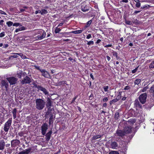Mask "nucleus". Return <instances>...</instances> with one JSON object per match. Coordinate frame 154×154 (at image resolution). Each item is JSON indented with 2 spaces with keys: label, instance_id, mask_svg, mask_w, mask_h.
<instances>
[{
  "label": "nucleus",
  "instance_id": "nucleus-26",
  "mask_svg": "<svg viewBox=\"0 0 154 154\" xmlns=\"http://www.w3.org/2000/svg\"><path fill=\"white\" fill-rule=\"evenodd\" d=\"M136 122V120L134 119H131L128 120V122L131 124H133Z\"/></svg>",
  "mask_w": 154,
  "mask_h": 154
},
{
  "label": "nucleus",
  "instance_id": "nucleus-42",
  "mask_svg": "<svg viewBox=\"0 0 154 154\" xmlns=\"http://www.w3.org/2000/svg\"><path fill=\"white\" fill-rule=\"evenodd\" d=\"M6 24L7 25L8 27H11L13 24V23L11 21H9L7 22Z\"/></svg>",
  "mask_w": 154,
  "mask_h": 154
},
{
  "label": "nucleus",
  "instance_id": "nucleus-52",
  "mask_svg": "<svg viewBox=\"0 0 154 154\" xmlns=\"http://www.w3.org/2000/svg\"><path fill=\"white\" fill-rule=\"evenodd\" d=\"M5 35V32H3L0 33V37L2 38L4 37Z\"/></svg>",
  "mask_w": 154,
  "mask_h": 154
},
{
  "label": "nucleus",
  "instance_id": "nucleus-4",
  "mask_svg": "<svg viewBox=\"0 0 154 154\" xmlns=\"http://www.w3.org/2000/svg\"><path fill=\"white\" fill-rule=\"evenodd\" d=\"M32 81H34V80L31 78L26 75L23 78V80L20 81V83L22 85L29 84L31 83Z\"/></svg>",
  "mask_w": 154,
  "mask_h": 154
},
{
  "label": "nucleus",
  "instance_id": "nucleus-48",
  "mask_svg": "<svg viewBox=\"0 0 154 154\" xmlns=\"http://www.w3.org/2000/svg\"><path fill=\"white\" fill-rule=\"evenodd\" d=\"M104 91L105 92H107L108 91V89L109 87L108 86H105L103 87Z\"/></svg>",
  "mask_w": 154,
  "mask_h": 154
},
{
  "label": "nucleus",
  "instance_id": "nucleus-60",
  "mask_svg": "<svg viewBox=\"0 0 154 154\" xmlns=\"http://www.w3.org/2000/svg\"><path fill=\"white\" fill-rule=\"evenodd\" d=\"M91 37V35L90 34H89L86 36V38L87 39H89Z\"/></svg>",
  "mask_w": 154,
  "mask_h": 154
},
{
  "label": "nucleus",
  "instance_id": "nucleus-6",
  "mask_svg": "<svg viewBox=\"0 0 154 154\" xmlns=\"http://www.w3.org/2000/svg\"><path fill=\"white\" fill-rule=\"evenodd\" d=\"M34 146L30 147L29 148L20 152L18 154H29V153L32 152L34 151Z\"/></svg>",
  "mask_w": 154,
  "mask_h": 154
},
{
  "label": "nucleus",
  "instance_id": "nucleus-51",
  "mask_svg": "<svg viewBox=\"0 0 154 154\" xmlns=\"http://www.w3.org/2000/svg\"><path fill=\"white\" fill-rule=\"evenodd\" d=\"M112 54L115 57H117V55H118V54L116 51H113L112 52Z\"/></svg>",
  "mask_w": 154,
  "mask_h": 154
},
{
  "label": "nucleus",
  "instance_id": "nucleus-25",
  "mask_svg": "<svg viewBox=\"0 0 154 154\" xmlns=\"http://www.w3.org/2000/svg\"><path fill=\"white\" fill-rule=\"evenodd\" d=\"M16 54L20 56L23 59H25L27 58L26 56L21 53H17Z\"/></svg>",
  "mask_w": 154,
  "mask_h": 154
},
{
  "label": "nucleus",
  "instance_id": "nucleus-43",
  "mask_svg": "<svg viewBox=\"0 0 154 154\" xmlns=\"http://www.w3.org/2000/svg\"><path fill=\"white\" fill-rule=\"evenodd\" d=\"M118 101L117 100V99H114L112 100H111L110 101L109 103L110 105H112L113 103H115L117 102Z\"/></svg>",
  "mask_w": 154,
  "mask_h": 154
},
{
  "label": "nucleus",
  "instance_id": "nucleus-47",
  "mask_svg": "<svg viewBox=\"0 0 154 154\" xmlns=\"http://www.w3.org/2000/svg\"><path fill=\"white\" fill-rule=\"evenodd\" d=\"M94 44V41H90L88 42L87 43V44L88 45H93Z\"/></svg>",
  "mask_w": 154,
  "mask_h": 154
},
{
  "label": "nucleus",
  "instance_id": "nucleus-55",
  "mask_svg": "<svg viewBox=\"0 0 154 154\" xmlns=\"http://www.w3.org/2000/svg\"><path fill=\"white\" fill-rule=\"evenodd\" d=\"M18 134L19 136L21 137L23 136L24 135V133L23 132L21 131L18 133Z\"/></svg>",
  "mask_w": 154,
  "mask_h": 154
},
{
  "label": "nucleus",
  "instance_id": "nucleus-41",
  "mask_svg": "<svg viewBox=\"0 0 154 154\" xmlns=\"http://www.w3.org/2000/svg\"><path fill=\"white\" fill-rule=\"evenodd\" d=\"M109 154H119V152L117 151H111Z\"/></svg>",
  "mask_w": 154,
  "mask_h": 154
},
{
  "label": "nucleus",
  "instance_id": "nucleus-12",
  "mask_svg": "<svg viewBox=\"0 0 154 154\" xmlns=\"http://www.w3.org/2000/svg\"><path fill=\"white\" fill-rule=\"evenodd\" d=\"M154 105V100L151 98L148 100V102L146 103V105L149 108H151Z\"/></svg>",
  "mask_w": 154,
  "mask_h": 154
},
{
  "label": "nucleus",
  "instance_id": "nucleus-46",
  "mask_svg": "<svg viewBox=\"0 0 154 154\" xmlns=\"http://www.w3.org/2000/svg\"><path fill=\"white\" fill-rule=\"evenodd\" d=\"M36 39L37 40H41L42 39V36H40L39 35H37L36 37Z\"/></svg>",
  "mask_w": 154,
  "mask_h": 154
},
{
  "label": "nucleus",
  "instance_id": "nucleus-64",
  "mask_svg": "<svg viewBox=\"0 0 154 154\" xmlns=\"http://www.w3.org/2000/svg\"><path fill=\"white\" fill-rule=\"evenodd\" d=\"M47 108H48L47 111L51 112L52 109H51V107H48Z\"/></svg>",
  "mask_w": 154,
  "mask_h": 154
},
{
  "label": "nucleus",
  "instance_id": "nucleus-11",
  "mask_svg": "<svg viewBox=\"0 0 154 154\" xmlns=\"http://www.w3.org/2000/svg\"><path fill=\"white\" fill-rule=\"evenodd\" d=\"M20 142L19 140H14L11 141V145L12 147H14L18 145Z\"/></svg>",
  "mask_w": 154,
  "mask_h": 154
},
{
  "label": "nucleus",
  "instance_id": "nucleus-36",
  "mask_svg": "<svg viewBox=\"0 0 154 154\" xmlns=\"http://www.w3.org/2000/svg\"><path fill=\"white\" fill-rule=\"evenodd\" d=\"M61 30V29L60 28H58V27H57L56 28L55 30V33L56 34H57L59 33V32Z\"/></svg>",
  "mask_w": 154,
  "mask_h": 154
},
{
  "label": "nucleus",
  "instance_id": "nucleus-40",
  "mask_svg": "<svg viewBox=\"0 0 154 154\" xmlns=\"http://www.w3.org/2000/svg\"><path fill=\"white\" fill-rule=\"evenodd\" d=\"M150 92L153 94V95L154 96V86H152L150 89Z\"/></svg>",
  "mask_w": 154,
  "mask_h": 154
},
{
  "label": "nucleus",
  "instance_id": "nucleus-38",
  "mask_svg": "<svg viewBox=\"0 0 154 154\" xmlns=\"http://www.w3.org/2000/svg\"><path fill=\"white\" fill-rule=\"evenodd\" d=\"M32 85H33L34 87H35V88H37L38 89L41 85H37L35 83V81H34L32 83Z\"/></svg>",
  "mask_w": 154,
  "mask_h": 154
},
{
  "label": "nucleus",
  "instance_id": "nucleus-22",
  "mask_svg": "<svg viewBox=\"0 0 154 154\" xmlns=\"http://www.w3.org/2000/svg\"><path fill=\"white\" fill-rule=\"evenodd\" d=\"M38 33H42V35L41 36H42V39L44 38L46 36V32L43 29H41L40 30L38 31Z\"/></svg>",
  "mask_w": 154,
  "mask_h": 154
},
{
  "label": "nucleus",
  "instance_id": "nucleus-30",
  "mask_svg": "<svg viewBox=\"0 0 154 154\" xmlns=\"http://www.w3.org/2000/svg\"><path fill=\"white\" fill-rule=\"evenodd\" d=\"M67 82L66 81H60L58 82L59 85H61L63 84H67Z\"/></svg>",
  "mask_w": 154,
  "mask_h": 154
},
{
  "label": "nucleus",
  "instance_id": "nucleus-2",
  "mask_svg": "<svg viewBox=\"0 0 154 154\" xmlns=\"http://www.w3.org/2000/svg\"><path fill=\"white\" fill-rule=\"evenodd\" d=\"M33 66L37 69L39 70L42 73V75L45 78L50 79L51 76L50 75L49 72L44 69H41L40 68V67L35 65Z\"/></svg>",
  "mask_w": 154,
  "mask_h": 154
},
{
  "label": "nucleus",
  "instance_id": "nucleus-45",
  "mask_svg": "<svg viewBox=\"0 0 154 154\" xmlns=\"http://www.w3.org/2000/svg\"><path fill=\"white\" fill-rule=\"evenodd\" d=\"M78 95H76L73 99L72 100V101L71 103L72 104V103H74L75 100H76V99L78 97Z\"/></svg>",
  "mask_w": 154,
  "mask_h": 154
},
{
  "label": "nucleus",
  "instance_id": "nucleus-27",
  "mask_svg": "<svg viewBox=\"0 0 154 154\" xmlns=\"http://www.w3.org/2000/svg\"><path fill=\"white\" fill-rule=\"evenodd\" d=\"M48 13L47 10L45 9H42L41 11H40L39 13H40L42 15H44V14H46Z\"/></svg>",
  "mask_w": 154,
  "mask_h": 154
},
{
  "label": "nucleus",
  "instance_id": "nucleus-20",
  "mask_svg": "<svg viewBox=\"0 0 154 154\" xmlns=\"http://www.w3.org/2000/svg\"><path fill=\"white\" fill-rule=\"evenodd\" d=\"M118 144L115 141L112 142L110 144L111 147L113 149H116L118 146Z\"/></svg>",
  "mask_w": 154,
  "mask_h": 154
},
{
  "label": "nucleus",
  "instance_id": "nucleus-7",
  "mask_svg": "<svg viewBox=\"0 0 154 154\" xmlns=\"http://www.w3.org/2000/svg\"><path fill=\"white\" fill-rule=\"evenodd\" d=\"M48 125L46 123H44L41 126V133L42 134L45 135L48 129Z\"/></svg>",
  "mask_w": 154,
  "mask_h": 154
},
{
  "label": "nucleus",
  "instance_id": "nucleus-62",
  "mask_svg": "<svg viewBox=\"0 0 154 154\" xmlns=\"http://www.w3.org/2000/svg\"><path fill=\"white\" fill-rule=\"evenodd\" d=\"M112 44H109V45H106L104 46V47L107 48H108L109 47H112Z\"/></svg>",
  "mask_w": 154,
  "mask_h": 154
},
{
  "label": "nucleus",
  "instance_id": "nucleus-28",
  "mask_svg": "<svg viewBox=\"0 0 154 154\" xmlns=\"http://www.w3.org/2000/svg\"><path fill=\"white\" fill-rule=\"evenodd\" d=\"M102 137V135H96L94 136L92 138V140H95L97 139L100 138Z\"/></svg>",
  "mask_w": 154,
  "mask_h": 154
},
{
  "label": "nucleus",
  "instance_id": "nucleus-34",
  "mask_svg": "<svg viewBox=\"0 0 154 154\" xmlns=\"http://www.w3.org/2000/svg\"><path fill=\"white\" fill-rule=\"evenodd\" d=\"M149 68L150 69L154 68V60L153 61L149 66Z\"/></svg>",
  "mask_w": 154,
  "mask_h": 154
},
{
  "label": "nucleus",
  "instance_id": "nucleus-54",
  "mask_svg": "<svg viewBox=\"0 0 154 154\" xmlns=\"http://www.w3.org/2000/svg\"><path fill=\"white\" fill-rule=\"evenodd\" d=\"M20 26H21L19 28L20 29V31L24 30L26 29V27L23 26H22V25L21 24Z\"/></svg>",
  "mask_w": 154,
  "mask_h": 154
},
{
  "label": "nucleus",
  "instance_id": "nucleus-58",
  "mask_svg": "<svg viewBox=\"0 0 154 154\" xmlns=\"http://www.w3.org/2000/svg\"><path fill=\"white\" fill-rule=\"evenodd\" d=\"M130 87H129L128 86H126L125 87L124 90H128L130 89Z\"/></svg>",
  "mask_w": 154,
  "mask_h": 154
},
{
  "label": "nucleus",
  "instance_id": "nucleus-32",
  "mask_svg": "<svg viewBox=\"0 0 154 154\" xmlns=\"http://www.w3.org/2000/svg\"><path fill=\"white\" fill-rule=\"evenodd\" d=\"M141 82V80L140 79H136L134 81V84L135 85H138Z\"/></svg>",
  "mask_w": 154,
  "mask_h": 154
},
{
  "label": "nucleus",
  "instance_id": "nucleus-1",
  "mask_svg": "<svg viewBox=\"0 0 154 154\" xmlns=\"http://www.w3.org/2000/svg\"><path fill=\"white\" fill-rule=\"evenodd\" d=\"M36 108L38 110H42L44 107L45 102L41 99H37L35 100Z\"/></svg>",
  "mask_w": 154,
  "mask_h": 154
},
{
  "label": "nucleus",
  "instance_id": "nucleus-44",
  "mask_svg": "<svg viewBox=\"0 0 154 154\" xmlns=\"http://www.w3.org/2000/svg\"><path fill=\"white\" fill-rule=\"evenodd\" d=\"M132 22L136 25L139 24L140 23V22L137 19L134 20L132 21Z\"/></svg>",
  "mask_w": 154,
  "mask_h": 154
},
{
  "label": "nucleus",
  "instance_id": "nucleus-31",
  "mask_svg": "<svg viewBox=\"0 0 154 154\" xmlns=\"http://www.w3.org/2000/svg\"><path fill=\"white\" fill-rule=\"evenodd\" d=\"M150 7V6L148 5H146L141 7V9L143 10L145 9L148 8Z\"/></svg>",
  "mask_w": 154,
  "mask_h": 154
},
{
  "label": "nucleus",
  "instance_id": "nucleus-63",
  "mask_svg": "<svg viewBox=\"0 0 154 154\" xmlns=\"http://www.w3.org/2000/svg\"><path fill=\"white\" fill-rule=\"evenodd\" d=\"M141 11H135L133 14L134 15H135L140 12Z\"/></svg>",
  "mask_w": 154,
  "mask_h": 154
},
{
  "label": "nucleus",
  "instance_id": "nucleus-9",
  "mask_svg": "<svg viewBox=\"0 0 154 154\" xmlns=\"http://www.w3.org/2000/svg\"><path fill=\"white\" fill-rule=\"evenodd\" d=\"M138 99L135 100L134 102V108L137 109H142V104L140 103Z\"/></svg>",
  "mask_w": 154,
  "mask_h": 154
},
{
  "label": "nucleus",
  "instance_id": "nucleus-19",
  "mask_svg": "<svg viewBox=\"0 0 154 154\" xmlns=\"http://www.w3.org/2000/svg\"><path fill=\"white\" fill-rule=\"evenodd\" d=\"M23 75V72L22 71H17L15 75V76L19 79H21Z\"/></svg>",
  "mask_w": 154,
  "mask_h": 154
},
{
  "label": "nucleus",
  "instance_id": "nucleus-17",
  "mask_svg": "<svg viewBox=\"0 0 154 154\" xmlns=\"http://www.w3.org/2000/svg\"><path fill=\"white\" fill-rule=\"evenodd\" d=\"M46 106L47 108L52 106V101L49 98H48L47 99Z\"/></svg>",
  "mask_w": 154,
  "mask_h": 154
},
{
  "label": "nucleus",
  "instance_id": "nucleus-37",
  "mask_svg": "<svg viewBox=\"0 0 154 154\" xmlns=\"http://www.w3.org/2000/svg\"><path fill=\"white\" fill-rule=\"evenodd\" d=\"M119 112H117L116 113L114 116V118L116 120H117L119 119Z\"/></svg>",
  "mask_w": 154,
  "mask_h": 154
},
{
  "label": "nucleus",
  "instance_id": "nucleus-53",
  "mask_svg": "<svg viewBox=\"0 0 154 154\" xmlns=\"http://www.w3.org/2000/svg\"><path fill=\"white\" fill-rule=\"evenodd\" d=\"M125 23L126 24L128 25H131V22L129 21V20H125Z\"/></svg>",
  "mask_w": 154,
  "mask_h": 154
},
{
  "label": "nucleus",
  "instance_id": "nucleus-5",
  "mask_svg": "<svg viewBox=\"0 0 154 154\" xmlns=\"http://www.w3.org/2000/svg\"><path fill=\"white\" fill-rule=\"evenodd\" d=\"M147 95L146 93L141 94L138 97L139 100L142 104L145 103L146 100Z\"/></svg>",
  "mask_w": 154,
  "mask_h": 154
},
{
  "label": "nucleus",
  "instance_id": "nucleus-56",
  "mask_svg": "<svg viewBox=\"0 0 154 154\" xmlns=\"http://www.w3.org/2000/svg\"><path fill=\"white\" fill-rule=\"evenodd\" d=\"M94 98L93 94L91 93L89 97V99L90 100H92Z\"/></svg>",
  "mask_w": 154,
  "mask_h": 154
},
{
  "label": "nucleus",
  "instance_id": "nucleus-13",
  "mask_svg": "<svg viewBox=\"0 0 154 154\" xmlns=\"http://www.w3.org/2000/svg\"><path fill=\"white\" fill-rule=\"evenodd\" d=\"M125 134L130 133L132 131V127L131 126L125 127L124 129Z\"/></svg>",
  "mask_w": 154,
  "mask_h": 154
},
{
  "label": "nucleus",
  "instance_id": "nucleus-24",
  "mask_svg": "<svg viewBox=\"0 0 154 154\" xmlns=\"http://www.w3.org/2000/svg\"><path fill=\"white\" fill-rule=\"evenodd\" d=\"M17 110L16 108H14L12 111L13 118L14 119L17 117L16 113Z\"/></svg>",
  "mask_w": 154,
  "mask_h": 154
},
{
  "label": "nucleus",
  "instance_id": "nucleus-33",
  "mask_svg": "<svg viewBox=\"0 0 154 154\" xmlns=\"http://www.w3.org/2000/svg\"><path fill=\"white\" fill-rule=\"evenodd\" d=\"M92 22V20H90L89 21H88L86 24V25L85 26V27L86 28L90 26Z\"/></svg>",
  "mask_w": 154,
  "mask_h": 154
},
{
  "label": "nucleus",
  "instance_id": "nucleus-14",
  "mask_svg": "<svg viewBox=\"0 0 154 154\" xmlns=\"http://www.w3.org/2000/svg\"><path fill=\"white\" fill-rule=\"evenodd\" d=\"M52 132V131L50 130L47 134H45V138L46 141H48L50 139Z\"/></svg>",
  "mask_w": 154,
  "mask_h": 154
},
{
  "label": "nucleus",
  "instance_id": "nucleus-35",
  "mask_svg": "<svg viewBox=\"0 0 154 154\" xmlns=\"http://www.w3.org/2000/svg\"><path fill=\"white\" fill-rule=\"evenodd\" d=\"M50 117L49 121V124H50L51 122H52L53 121V114H51V115L49 116Z\"/></svg>",
  "mask_w": 154,
  "mask_h": 154
},
{
  "label": "nucleus",
  "instance_id": "nucleus-29",
  "mask_svg": "<svg viewBox=\"0 0 154 154\" xmlns=\"http://www.w3.org/2000/svg\"><path fill=\"white\" fill-rule=\"evenodd\" d=\"M134 1L136 3V6L137 8H139L140 7L141 4L140 3V1L139 0L137 1H136V0H134Z\"/></svg>",
  "mask_w": 154,
  "mask_h": 154
},
{
  "label": "nucleus",
  "instance_id": "nucleus-39",
  "mask_svg": "<svg viewBox=\"0 0 154 154\" xmlns=\"http://www.w3.org/2000/svg\"><path fill=\"white\" fill-rule=\"evenodd\" d=\"M51 114H52V113L51 112H50L47 111L45 115V118H48L51 115Z\"/></svg>",
  "mask_w": 154,
  "mask_h": 154
},
{
  "label": "nucleus",
  "instance_id": "nucleus-23",
  "mask_svg": "<svg viewBox=\"0 0 154 154\" xmlns=\"http://www.w3.org/2000/svg\"><path fill=\"white\" fill-rule=\"evenodd\" d=\"M83 31L82 30H79L75 31H73L70 32L71 33H73L74 34H80Z\"/></svg>",
  "mask_w": 154,
  "mask_h": 154
},
{
  "label": "nucleus",
  "instance_id": "nucleus-57",
  "mask_svg": "<svg viewBox=\"0 0 154 154\" xmlns=\"http://www.w3.org/2000/svg\"><path fill=\"white\" fill-rule=\"evenodd\" d=\"M108 100V97H105L103 99V101L104 102H106Z\"/></svg>",
  "mask_w": 154,
  "mask_h": 154
},
{
  "label": "nucleus",
  "instance_id": "nucleus-21",
  "mask_svg": "<svg viewBox=\"0 0 154 154\" xmlns=\"http://www.w3.org/2000/svg\"><path fill=\"white\" fill-rule=\"evenodd\" d=\"M81 10L82 11L85 12L86 11H88V9L87 8V5H82L81 6Z\"/></svg>",
  "mask_w": 154,
  "mask_h": 154
},
{
  "label": "nucleus",
  "instance_id": "nucleus-50",
  "mask_svg": "<svg viewBox=\"0 0 154 154\" xmlns=\"http://www.w3.org/2000/svg\"><path fill=\"white\" fill-rule=\"evenodd\" d=\"M138 66L136 68L134 69L133 70H132L131 71V72H132V73H135L137 71V69H138Z\"/></svg>",
  "mask_w": 154,
  "mask_h": 154
},
{
  "label": "nucleus",
  "instance_id": "nucleus-10",
  "mask_svg": "<svg viewBox=\"0 0 154 154\" xmlns=\"http://www.w3.org/2000/svg\"><path fill=\"white\" fill-rule=\"evenodd\" d=\"M116 135H117L120 137H122L125 135L124 130L118 129L116 131Z\"/></svg>",
  "mask_w": 154,
  "mask_h": 154
},
{
  "label": "nucleus",
  "instance_id": "nucleus-15",
  "mask_svg": "<svg viewBox=\"0 0 154 154\" xmlns=\"http://www.w3.org/2000/svg\"><path fill=\"white\" fill-rule=\"evenodd\" d=\"M38 89L42 91L45 95H48L49 94V92L47 89L41 86Z\"/></svg>",
  "mask_w": 154,
  "mask_h": 154
},
{
  "label": "nucleus",
  "instance_id": "nucleus-3",
  "mask_svg": "<svg viewBox=\"0 0 154 154\" xmlns=\"http://www.w3.org/2000/svg\"><path fill=\"white\" fill-rule=\"evenodd\" d=\"M12 118H10L5 123L4 126V130L5 132L8 131L11 125Z\"/></svg>",
  "mask_w": 154,
  "mask_h": 154
},
{
  "label": "nucleus",
  "instance_id": "nucleus-59",
  "mask_svg": "<svg viewBox=\"0 0 154 154\" xmlns=\"http://www.w3.org/2000/svg\"><path fill=\"white\" fill-rule=\"evenodd\" d=\"M121 96H120L119 95H118L116 99H117V100L118 101L121 99Z\"/></svg>",
  "mask_w": 154,
  "mask_h": 154
},
{
  "label": "nucleus",
  "instance_id": "nucleus-18",
  "mask_svg": "<svg viewBox=\"0 0 154 154\" xmlns=\"http://www.w3.org/2000/svg\"><path fill=\"white\" fill-rule=\"evenodd\" d=\"M1 84L2 86L5 87L6 89H7L8 87V83L5 80H2L1 82Z\"/></svg>",
  "mask_w": 154,
  "mask_h": 154
},
{
  "label": "nucleus",
  "instance_id": "nucleus-16",
  "mask_svg": "<svg viewBox=\"0 0 154 154\" xmlns=\"http://www.w3.org/2000/svg\"><path fill=\"white\" fill-rule=\"evenodd\" d=\"M5 143L4 140H0V150H3L5 148Z\"/></svg>",
  "mask_w": 154,
  "mask_h": 154
},
{
  "label": "nucleus",
  "instance_id": "nucleus-8",
  "mask_svg": "<svg viewBox=\"0 0 154 154\" xmlns=\"http://www.w3.org/2000/svg\"><path fill=\"white\" fill-rule=\"evenodd\" d=\"M7 79L10 85L15 84L17 83L18 80L17 78L14 76L7 78Z\"/></svg>",
  "mask_w": 154,
  "mask_h": 154
},
{
  "label": "nucleus",
  "instance_id": "nucleus-49",
  "mask_svg": "<svg viewBox=\"0 0 154 154\" xmlns=\"http://www.w3.org/2000/svg\"><path fill=\"white\" fill-rule=\"evenodd\" d=\"M20 25V23H13V25L14 26L17 27L18 26H19Z\"/></svg>",
  "mask_w": 154,
  "mask_h": 154
},
{
  "label": "nucleus",
  "instance_id": "nucleus-61",
  "mask_svg": "<svg viewBox=\"0 0 154 154\" xmlns=\"http://www.w3.org/2000/svg\"><path fill=\"white\" fill-rule=\"evenodd\" d=\"M126 98L127 97H125V94H124V97H122V98H121V100L124 101V100H125Z\"/></svg>",
  "mask_w": 154,
  "mask_h": 154
}]
</instances>
